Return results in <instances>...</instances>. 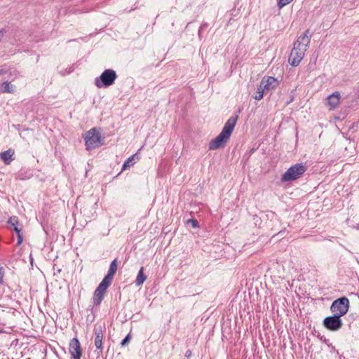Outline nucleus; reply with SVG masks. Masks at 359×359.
<instances>
[{"label": "nucleus", "instance_id": "obj_1", "mask_svg": "<svg viewBox=\"0 0 359 359\" xmlns=\"http://www.w3.org/2000/svg\"><path fill=\"white\" fill-rule=\"evenodd\" d=\"M238 116H231L225 123L221 133L210 142L209 149L211 150L217 149L224 147L230 138V136L236 126Z\"/></svg>", "mask_w": 359, "mask_h": 359}, {"label": "nucleus", "instance_id": "obj_2", "mask_svg": "<svg viewBox=\"0 0 359 359\" xmlns=\"http://www.w3.org/2000/svg\"><path fill=\"white\" fill-rule=\"evenodd\" d=\"M112 280V279L104 276L102 280L100 282L98 287L95 290L92 299L93 307H95L96 309L99 307L104 299V296L107 292V290L111 284Z\"/></svg>", "mask_w": 359, "mask_h": 359}, {"label": "nucleus", "instance_id": "obj_3", "mask_svg": "<svg viewBox=\"0 0 359 359\" xmlns=\"http://www.w3.org/2000/svg\"><path fill=\"white\" fill-rule=\"evenodd\" d=\"M116 79V72L114 69H107L100 76L95 78V84L99 88H107L113 85Z\"/></svg>", "mask_w": 359, "mask_h": 359}, {"label": "nucleus", "instance_id": "obj_4", "mask_svg": "<svg viewBox=\"0 0 359 359\" xmlns=\"http://www.w3.org/2000/svg\"><path fill=\"white\" fill-rule=\"evenodd\" d=\"M306 170L302 163H297L290 167L282 175L283 182H291L299 179Z\"/></svg>", "mask_w": 359, "mask_h": 359}, {"label": "nucleus", "instance_id": "obj_5", "mask_svg": "<svg viewBox=\"0 0 359 359\" xmlns=\"http://www.w3.org/2000/svg\"><path fill=\"white\" fill-rule=\"evenodd\" d=\"M349 307V299L346 297H342L332 303L330 311L333 314L342 317L348 313Z\"/></svg>", "mask_w": 359, "mask_h": 359}, {"label": "nucleus", "instance_id": "obj_6", "mask_svg": "<svg viewBox=\"0 0 359 359\" xmlns=\"http://www.w3.org/2000/svg\"><path fill=\"white\" fill-rule=\"evenodd\" d=\"M85 145L87 150H93L99 147L101 143V134L95 128H91L86 133L84 137Z\"/></svg>", "mask_w": 359, "mask_h": 359}, {"label": "nucleus", "instance_id": "obj_7", "mask_svg": "<svg viewBox=\"0 0 359 359\" xmlns=\"http://www.w3.org/2000/svg\"><path fill=\"white\" fill-rule=\"evenodd\" d=\"M341 317L332 314V316L325 317L323 320V327L331 332H337L343 326Z\"/></svg>", "mask_w": 359, "mask_h": 359}, {"label": "nucleus", "instance_id": "obj_8", "mask_svg": "<svg viewBox=\"0 0 359 359\" xmlns=\"http://www.w3.org/2000/svg\"><path fill=\"white\" fill-rule=\"evenodd\" d=\"M306 50L299 47V43H294L293 48L289 56L288 62L292 67H297L302 60Z\"/></svg>", "mask_w": 359, "mask_h": 359}, {"label": "nucleus", "instance_id": "obj_9", "mask_svg": "<svg viewBox=\"0 0 359 359\" xmlns=\"http://www.w3.org/2000/svg\"><path fill=\"white\" fill-rule=\"evenodd\" d=\"M8 224L12 227V230L17 234L18 242L17 245L19 246L23 241V234L22 233V224L20 222L18 217L12 216L8 221Z\"/></svg>", "mask_w": 359, "mask_h": 359}, {"label": "nucleus", "instance_id": "obj_10", "mask_svg": "<svg viewBox=\"0 0 359 359\" xmlns=\"http://www.w3.org/2000/svg\"><path fill=\"white\" fill-rule=\"evenodd\" d=\"M69 352L71 355V359H81L82 355V349L80 341L76 337L70 340L69 344Z\"/></svg>", "mask_w": 359, "mask_h": 359}, {"label": "nucleus", "instance_id": "obj_11", "mask_svg": "<svg viewBox=\"0 0 359 359\" xmlns=\"http://www.w3.org/2000/svg\"><path fill=\"white\" fill-rule=\"evenodd\" d=\"M104 330V326L100 324H95L93 329V332L95 334V345L97 349H101L102 348V339H103V332Z\"/></svg>", "mask_w": 359, "mask_h": 359}, {"label": "nucleus", "instance_id": "obj_12", "mask_svg": "<svg viewBox=\"0 0 359 359\" xmlns=\"http://www.w3.org/2000/svg\"><path fill=\"white\" fill-rule=\"evenodd\" d=\"M278 85L279 81L273 76L264 77L259 84L266 92L275 89Z\"/></svg>", "mask_w": 359, "mask_h": 359}, {"label": "nucleus", "instance_id": "obj_13", "mask_svg": "<svg viewBox=\"0 0 359 359\" xmlns=\"http://www.w3.org/2000/svg\"><path fill=\"white\" fill-rule=\"evenodd\" d=\"M311 34H310L309 29H306L301 36L298 37L294 43H299V47L303 49L307 50L310 43Z\"/></svg>", "mask_w": 359, "mask_h": 359}, {"label": "nucleus", "instance_id": "obj_14", "mask_svg": "<svg viewBox=\"0 0 359 359\" xmlns=\"http://www.w3.org/2000/svg\"><path fill=\"white\" fill-rule=\"evenodd\" d=\"M327 104L330 107V109H334L339 103L340 94L334 92L327 97Z\"/></svg>", "mask_w": 359, "mask_h": 359}, {"label": "nucleus", "instance_id": "obj_15", "mask_svg": "<svg viewBox=\"0 0 359 359\" xmlns=\"http://www.w3.org/2000/svg\"><path fill=\"white\" fill-rule=\"evenodd\" d=\"M117 271V259H114L110 264L109 269L106 277H108L113 280L114 276Z\"/></svg>", "mask_w": 359, "mask_h": 359}, {"label": "nucleus", "instance_id": "obj_16", "mask_svg": "<svg viewBox=\"0 0 359 359\" xmlns=\"http://www.w3.org/2000/svg\"><path fill=\"white\" fill-rule=\"evenodd\" d=\"M13 152L9 149L1 153V158L6 164H9L12 161Z\"/></svg>", "mask_w": 359, "mask_h": 359}, {"label": "nucleus", "instance_id": "obj_17", "mask_svg": "<svg viewBox=\"0 0 359 359\" xmlns=\"http://www.w3.org/2000/svg\"><path fill=\"white\" fill-rule=\"evenodd\" d=\"M143 271H144V267L142 266L140 268V269L139 270V272H138V274H137V278L135 280L136 285H137V286L142 285L143 283L147 279V276L144 274Z\"/></svg>", "mask_w": 359, "mask_h": 359}, {"label": "nucleus", "instance_id": "obj_18", "mask_svg": "<svg viewBox=\"0 0 359 359\" xmlns=\"http://www.w3.org/2000/svg\"><path fill=\"white\" fill-rule=\"evenodd\" d=\"M1 93H13L14 92V86L8 81H5L1 84Z\"/></svg>", "mask_w": 359, "mask_h": 359}, {"label": "nucleus", "instance_id": "obj_19", "mask_svg": "<svg viewBox=\"0 0 359 359\" xmlns=\"http://www.w3.org/2000/svg\"><path fill=\"white\" fill-rule=\"evenodd\" d=\"M135 156V154L132 155L131 156H130L128 158H127L125 161V162L123 163V164L122 165V170H125L128 169V168H130V166H132L134 164L133 161Z\"/></svg>", "mask_w": 359, "mask_h": 359}, {"label": "nucleus", "instance_id": "obj_20", "mask_svg": "<svg viewBox=\"0 0 359 359\" xmlns=\"http://www.w3.org/2000/svg\"><path fill=\"white\" fill-rule=\"evenodd\" d=\"M264 90L259 86L257 87V92L256 94L253 96V98L256 100H261L263 98Z\"/></svg>", "mask_w": 359, "mask_h": 359}, {"label": "nucleus", "instance_id": "obj_21", "mask_svg": "<svg viewBox=\"0 0 359 359\" xmlns=\"http://www.w3.org/2000/svg\"><path fill=\"white\" fill-rule=\"evenodd\" d=\"M187 224H191L193 228L198 227V222L196 219H189L187 221Z\"/></svg>", "mask_w": 359, "mask_h": 359}, {"label": "nucleus", "instance_id": "obj_22", "mask_svg": "<svg viewBox=\"0 0 359 359\" xmlns=\"http://www.w3.org/2000/svg\"><path fill=\"white\" fill-rule=\"evenodd\" d=\"M292 0H278V6L279 8H283V6L290 4Z\"/></svg>", "mask_w": 359, "mask_h": 359}, {"label": "nucleus", "instance_id": "obj_23", "mask_svg": "<svg viewBox=\"0 0 359 359\" xmlns=\"http://www.w3.org/2000/svg\"><path fill=\"white\" fill-rule=\"evenodd\" d=\"M130 340V334H127L125 338L122 340L121 344L122 346H125L126 345H127L129 342V341Z\"/></svg>", "mask_w": 359, "mask_h": 359}, {"label": "nucleus", "instance_id": "obj_24", "mask_svg": "<svg viewBox=\"0 0 359 359\" xmlns=\"http://www.w3.org/2000/svg\"><path fill=\"white\" fill-rule=\"evenodd\" d=\"M208 27V24L207 22H203L198 29V35L201 36V33L203 30L205 29Z\"/></svg>", "mask_w": 359, "mask_h": 359}, {"label": "nucleus", "instance_id": "obj_25", "mask_svg": "<svg viewBox=\"0 0 359 359\" xmlns=\"http://www.w3.org/2000/svg\"><path fill=\"white\" fill-rule=\"evenodd\" d=\"M4 269L2 266H0V284L4 283Z\"/></svg>", "mask_w": 359, "mask_h": 359}, {"label": "nucleus", "instance_id": "obj_26", "mask_svg": "<svg viewBox=\"0 0 359 359\" xmlns=\"http://www.w3.org/2000/svg\"><path fill=\"white\" fill-rule=\"evenodd\" d=\"M318 337L320 339V341H323V343H327L328 339H327L324 336H318Z\"/></svg>", "mask_w": 359, "mask_h": 359}, {"label": "nucleus", "instance_id": "obj_27", "mask_svg": "<svg viewBox=\"0 0 359 359\" xmlns=\"http://www.w3.org/2000/svg\"><path fill=\"white\" fill-rule=\"evenodd\" d=\"M191 351L189 349V350H187V351H186V353H185V356H186L187 358H190V357H191Z\"/></svg>", "mask_w": 359, "mask_h": 359}, {"label": "nucleus", "instance_id": "obj_28", "mask_svg": "<svg viewBox=\"0 0 359 359\" xmlns=\"http://www.w3.org/2000/svg\"><path fill=\"white\" fill-rule=\"evenodd\" d=\"M7 72H8L5 69L0 67V75L6 74Z\"/></svg>", "mask_w": 359, "mask_h": 359}, {"label": "nucleus", "instance_id": "obj_29", "mask_svg": "<svg viewBox=\"0 0 359 359\" xmlns=\"http://www.w3.org/2000/svg\"><path fill=\"white\" fill-rule=\"evenodd\" d=\"M55 266H56V264H54V265H53V269H54V270H55V269H56V270H57V273H60V272H61V271H62V270H61V269L55 268Z\"/></svg>", "mask_w": 359, "mask_h": 359}, {"label": "nucleus", "instance_id": "obj_30", "mask_svg": "<svg viewBox=\"0 0 359 359\" xmlns=\"http://www.w3.org/2000/svg\"><path fill=\"white\" fill-rule=\"evenodd\" d=\"M2 37H3V33L1 31H0V41H1Z\"/></svg>", "mask_w": 359, "mask_h": 359}, {"label": "nucleus", "instance_id": "obj_31", "mask_svg": "<svg viewBox=\"0 0 359 359\" xmlns=\"http://www.w3.org/2000/svg\"><path fill=\"white\" fill-rule=\"evenodd\" d=\"M18 178H19L20 180H22V178L20 177V175H18Z\"/></svg>", "mask_w": 359, "mask_h": 359}, {"label": "nucleus", "instance_id": "obj_32", "mask_svg": "<svg viewBox=\"0 0 359 359\" xmlns=\"http://www.w3.org/2000/svg\"><path fill=\"white\" fill-rule=\"evenodd\" d=\"M335 350V347L332 346V351Z\"/></svg>", "mask_w": 359, "mask_h": 359}, {"label": "nucleus", "instance_id": "obj_33", "mask_svg": "<svg viewBox=\"0 0 359 359\" xmlns=\"http://www.w3.org/2000/svg\"><path fill=\"white\" fill-rule=\"evenodd\" d=\"M335 350V347L332 346V351Z\"/></svg>", "mask_w": 359, "mask_h": 359}, {"label": "nucleus", "instance_id": "obj_34", "mask_svg": "<svg viewBox=\"0 0 359 359\" xmlns=\"http://www.w3.org/2000/svg\"><path fill=\"white\" fill-rule=\"evenodd\" d=\"M2 332H3V331L1 330H0V333H2Z\"/></svg>", "mask_w": 359, "mask_h": 359}]
</instances>
